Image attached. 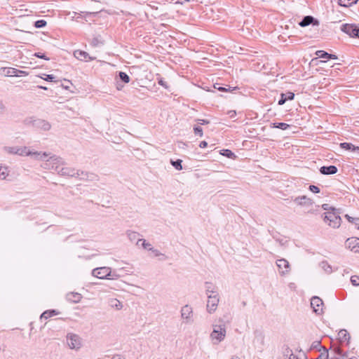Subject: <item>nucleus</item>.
Returning a JSON list of instances; mask_svg holds the SVG:
<instances>
[{"instance_id":"1","label":"nucleus","mask_w":359,"mask_h":359,"mask_svg":"<svg viewBox=\"0 0 359 359\" xmlns=\"http://www.w3.org/2000/svg\"><path fill=\"white\" fill-rule=\"evenodd\" d=\"M226 327L224 325H213V330L210 334L211 339L215 341V344H218L224 340L226 336Z\"/></svg>"},{"instance_id":"2","label":"nucleus","mask_w":359,"mask_h":359,"mask_svg":"<svg viewBox=\"0 0 359 359\" xmlns=\"http://www.w3.org/2000/svg\"><path fill=\"white\" fill-rule=\"evenodd\" d=\"M333 211L335 210L334 208H332ZM324 220L325 222H329L328 224L333 228H338L341 225V219L340 216L336 213L335 212H327L324 213Z\"/></svg>"},{"instance_id":"3","label":"nucleus","mask_w":359,"mask_h":359,"mask_svg":"<svg viewBox=\"0 0 359 359\" xmlns=\"http://www.w3.org/2000/svg\"><path fill=\"white\" fill-rule=\"evenodd\" d=\"M219 302V294H210L208 297L206 310L209 313H213L217 309Z\"/></svg>"},{"instance_id":"4","label":"nucleus","mask_w":359,"mask_h":359,"mask_svg":"<svg viewBox=\"0 0 359 359\" xmlns=\"http://www.w3.org/2000/svg\"><path fill=\"white\" fill-rule=\"evenodd\" d=\"M55 170L61 176L79 177L80 175L79 170H76L72 168L55 165Z\"/></svg>"},{"instance_id":"5","label":"nucleus","mask_w":359,"mask_h":359,"mask_svg":"<svg viewBox=\"0 0 359 359\" xmlns=\"http://www.w3.org/2000/svg\"><path fill=\"white\" fill-rule=\"evenodd\" d=\"M1 74L6 76H25L28 73L25 71L20 70L13 67H4L1 69Z\"/></svg>"},{"instance_id":"6","label":"nucleus","mask_w":359,"mask_h":359,"mask_svg":"<svg viewBox=\"0 0 359 359\" xmlns=\"http://www.w3.org/2000/svg\"><path fill=\"white\" fill-rule=\"evenodd\" d=\"M67 344L72 349H79L81 346V338L76 334L69 333L67 335Z\"/></svg>"},{"instance_id":"7","label":"nucleus","mask_w":359,"mask_h":359,"mask_svg":"<svg viewBox=\"0 0 359 359\" xmlns=\"http://www.w3.org/2000/svg\"><path fill=\"white\" fill-rule=\"evenodd\" d=\"M111 273V269L109 267H100L96 268L92 271V275L100 279L109 278Z\"/></svg>"},{"instance_id":"8","label":"nucleus","mask_w":359,"mask_h":359,"mask_svg":"<svg viewBox=\"0 0 359 359\" xmlns=\"http://www.w3.org/2000/svg\"><path fill=\"white\" fill-rule=\"evenodd\" d=\"M311 306L314 313L320 315L323 313V302L320 297L314 296L311 299Z\"/></svg>"},{"instance_id":"9","label":"nucleus","mask_w":359,"mask_h":359,"mask_svg":"<svg viewBox=\"0 0 359 359\" xmlns=\"http://www.w3.org/2000/svg\"><path fill=\"white\" fill-rule=\"evenodd\" d=\"M193 316V309L191 306L187 304L181 309V317L184 320L185 323H189Z\"/></svg>"},{"instance_id":"10","label":"nucleus","mask_w":359,"mask_h":359,"mask_svg":"<svg viewBox=\"0 0 359 359\" xmlns=\"http://www.w3.org/2000/svg\"><path fill=\"white\" fill-rule=\"evenodd\" d=\"M276 265L278 268L280 274L282 276L287 273L290 270L289 262L283 258L278 259L276 261Z\"/></svg>"},{"instance_id":"11","label":"nucleus","mask_w":359,"mask_h":359,"mask_svg":"<svg viewBox=\"0 0 359 359\" xmlns=\"http://www.w3.org/2000/svg\"><path fill=\"white\" fill-rule=\"evenodd\" d=\"M346 247L354 252H359V238L352 237L346 241Z\"/></svg>"},{"instance_id":"12","label":"nucleus","mask_w":359,"mask_h":359,"mask_svg":"<svg viewBox=\"0 0 359 359\" xmlns=\"http://www.w3.org/2000/svg\"><path fill=\"white\" fill-rule=\"evenodd\" d=\"M358 26L353 24L342 25L341 30L351 37H355Z\"/></svg>"},{"instance_id":"13","label":"nucleus","mask_w":359,"mask_h":359,"mask_svg":"<svg viewBox=\"0 0 359 359\" xmlns=\"http://www.w3.org/2000/svg\"><path fill=\"white\" fill-rule=\"evenodd\" d=\"M294 202L301 206H310L313 203V200L306 196L296 197Z\"/></svg>"},{"instance_id":"14","label":"nucleus","mask_w":359,"mask_h":359,"mask_svg":"<svg viewBox=\"0 0 359 359\" xmlns=\"http://www.w3.org/2000/svg\"><path fill=\"white\" fill-rule=\"evenodd\" d=\"M74 55L76 58L81 61L88 62L93 60V58L90 57L89 54L84 50H75L74 53Z\"/></svg>"},{"instance_id":"15","label":"nucleus","mask_w":359,"mask_h":359,"mask_svg":"<svg viewBox=\"0 0 359 359\" xmlns=\"http://www.w3.org/2000/svg\"><path fill=\"white\" fill-rule=\"evenodd\" d=\"M313 24L314 25H318V21L311 15L305 16L299 22V25L302 27H306L309 25Z\"/></svg>"},{"instance_id":"16","label":"nucleus","mask_w":359,"mask_h":359,"mask_svg":"<svg viewBox=\"0 0 359 359\" xmlns=\"http://www.w3.org/2000/svg\"><path fill=\"white\" fill-rule=\"evenodd\" d=\"M33 125L44 131L49 130L51 127L50 124L48 121L42 119L34 120Z\"/></svg>"},{"instance_id":"17","label":"nucleus","mask_w":359,"mask_h":359,"mask_svg":"<svg viewBox=\"0 0 359 359\" xmlns=\"http://www.w3.org/2000/svg\"><path fill=\"white\" fill-rule=\"evenodd\" d=\"M337 171L338 169L335 165L322 166L320 168V173L325 175H334L336 174Z\"/></svg>"},{"instance_id":"18","label":"nucleus","mask_w":359,"mask_h":359,"mask_svg":"<svg viewBox=\"0 0 359 359\" xmlns=\"http://www.w3.org/2000/svg\"><path fill=\"white\" fill-rule=\"evenodd\" d=\"M81 298V294L78 292H69L66 295V299L71 303H78Z\"/></svg>"},{"instance_id":"19","label":"nucleus","mask_w":359,"mask_h":359,"mask_svg":"<svg viewBox=\"0 0 359 359\" xmlns=\"http://www.w3.org/2000/svg\"><path fill=\"white\" fill-rule=\"evenodd\" d=\"M294 97V94L292 92H287L286 93L280 94V99L278 100V105L284 104L287 100H292Z\"/></svg>"},{"instance_id":"20","label":"nucleus","mask_w":359,"mask_h":359,"mask_svg":"<svg viewBox=\"0 0 359 359\" xmlns=\"http://www.w3.org/2000/svg\"><path fill=\"white\" fill-rule=\"evenodd\" d=\"M205 293L207 294V297H209L210 294H218L217 287L215 285H213L212 283L205 282Z\"/></svg>"},{"instance_id":"21","label":"nucleus","mask_w":359,"mask_h":359,"mask_svg":"<svg viewBox=\"0 0 359 359\" xmlns=\"http://www.w3.org/2000/svg\"><path fill=\"white\" fill-rule=\"evenodd\" d=\"M80 175L79 177H76L77 178H79L82 180H90L93 181L96 179L97 175L93 173H90L88 172L84 171H80L79 170Z\"/></svg>"},{"instance_id":"22","label":"nucleus","mask_w":359,"mask_h":359,"mask_svg":"<svg viewBox=\"0 0 359 359\" xmlns=\"http://www.w3.org/2000/svg\"><path fill=\"white\" fill-rule=\"evenodd\" d=\"M47 161L49 162V164H53L52 168L54 170L55 168L54 165H60V164H63L62 158L55 155L50 156L49 159H48Z\"/></svg>"},{"instance_id":"23","label":"nucleus","mask_w":359,"mask_h":359,"mask_svg":"<svg viewBox=\"0 0 359 359\" xmlns=\"http://www.w3.org/2000/svg\"><path fill=\"white\" fill-rule=\"evenodd\" d=\"M316 55L320 58H325V59H333L336 60L337 59V56L333 54H330L324 50H318L316 53Z\"/></svg>"},{"instance_id":"24","label":"nucleus","mask_w":359,"mask_h":359,"mask_svg":"<svg viewBox=\"0 0 359 359\" xmlns=\"http://www.w3.org/2000/svg\"><path fill=\"white\" fill-rule=\"evenodd\" d=\"M338 336L341 342L347 341L348 343L351 339L349 333L346 330H341L338 333Z\"/></svg>"},{"instance_id":"25","label":"nucleus","mask_w":359,"mask_h":359,"mask_svg":"<svg viewBox=\"0 0 359 359\" xmlns=\"http://www.w3.org/2000/svg\"><path fill=\"white\" fill-rule=\"evenodd\" d=\"M116 267L114 266V280L115 279V277L123 276V274L118 273V271H130L129 270H127L125 266H121L118 262L116 261Z\"/></svg>"},{"instance_id":"26","label":"nucleus","mask_w":359,"mask_h":359,"mask_svg":"<svg viewBox=\"0 0 359 359\" xmlns=\"http://www.w3.org/2000/svg\"><path fill=\"white\" fill-rule=\"evenodd\" d=\"M29 156H32L35 160L43 161L49 156V154L46 152L32 151Z\"/></svg>"},{"instance_id":"27","label":"nucleus","mask_w":359,"mask_h":359,"mask_svg":"<svg viewBox=\"0 0 359 359\" xmlns=\"http://www.w3.org/2000/svg\"><path fill=\"white\" fill-rule=\"evenodd\" d=\"M59 313H60V312L55 309L46 310L42 313V314L40 316V318L41 319H42V318L48 319V318L56 316Z\"/></svg>"},{"instance_id":"28","label":"nucleus","mask_w":359,"mask_h":359,"mask_svg":"<svg viewBox=\"0 0 359 359\" xmlns=\"http://www.w3.org/2000/svg\"><path fill=\"white\" fill-rule=\"evenodd\" d=\"M117 80L123 82L124 83H128L130 81V76L123 72H119L117 75Z\"/></svg>"},{"instance_id":"29","label":"nucleus","mask_w":359,"mask_h":359,"mask_svg":"<svg viewBox=\"0 0 359 359\" xmlns=\"http://www.w3.org/2000/svg\"><path fill=\"white\" fill-rule=\"evenodd\" d=\"M358 0H338V4L341 6L349 7L353 4H355Z\"/></svg>"},{"instance_id":"30","label":"nucleus","mask_w":359,"mask_h":359,"mask_svg":"<svg viewBox=\"0 0 359 359\" xmlns=\"http://www.w3.org/2000/svg\"><path fill=\"white\" fill-rule=\"evenodd\" d=\"M17 154L19 156H29L32 154V151L27 147H19Z\"/></svg>"},{"instance_id":"31","label":"nucleus","mask_w":359,"mask_h":359,"mask_svg":"<svg viewBox=\"0 0 359 359\" xmlns=\"http://www.w3.org/2000/svg\"><path fill=\"white\" fill-rule=\"evenodd\" d=\"M272 128H279V129H281V130H287V128H289L290 127V126L287 123H273L272 124Z\"/></svg>"},{"instance_id":"32","label":"nucleus","mask_w":359,"mask_h":359,"mask_svg":"<svg viewBox=\"0 0 359 359\" xmlns=\"http://www.w3.org/2000/svg\"><path fill=\"white\" fill-rule=\"evenodd\" d=\"M127 235H128V238L131 241H135L136 240L137 241L138 239H140L139 238L140 234L137 232L133 231H128Z\"/></svg>"},{"instance_id":"33","label":"nucleus","mask_w":359,"mask_h":359,"mask_svg":"<svg viewBox=\"0 0 359 359\" xmlns=\"http://www.w3.org/2000/svg\"><path fill=\"white\" fill-rule=\"evenodd\" d=\"M90 44L93 47H100L103 45V42L99 37H94L91 39Z\"/></svg>"},{"instance_id":"34","label":"nucleus","mask_w":359,"mask_h":359,"mask_svg":"<svg viewBox=\"0 0 359 359\" xmlns=\"http://www.w3.org/2000/svg\"><path fill=\"white\" fill-rule=\"evenodd\" d=\"M320 267L327 273L332 272V267L326 261H323L320 264Z\"/></svg>"},{"instance_id":"35","label":"nucleus","mask_w":359,"mask_h":359,"mask_svg":"<svg viewBox=\"0 0 359 359\" xmlns=\"http://www.w3.org/2000/svg\"><path fill=\"white\" fill-rule=\"evenodd\" d=\"M140 243L144 249L149 250V248H152L151 245L149 243L147 242L144 239H138L136 243V245H140Z\"/></svg>"},{"instance_id":"36","label":"nucleus","mask_w":359,"mask_h":359,"mask_svg":"<svg viewBox=\"0 0 359 359\" xmlns=\"http://www.w3.org/2000/svg\"><path fill=\"white\" fill-rule=\"evenodd\" d=\"M182 161L180 159H177L176 161L171 160L170 163L177 170H182Z\"/></svg>"},{"instance_id":"37","label":"nucleus","mask_w":359,"mask_h":359,"mask_svg":"<svg viewBox=\"0 0 359 359\" xmlns=\"http://www.w3.org/2000/svg\"><path fill=\"white\" fill-rule=\"evenodd\" d=\"M4 150L10 154H17L18 147H4Z\"/></svg>"},{"instance_id":"38","label":"nucleus","mask_w":359,"mask_h":359,"mask_svg":"<svg viewBox=\"0 0 359 359\" xmlns=\"http://www.w3.org/2000/svg\"><path fill=\"white\" fill-rule=\"evenodd\" d=\"M221 154L224 156H226L227 158H236V155L234 154V153H233L229 149H223V150H222Z\"/></svg>"},{"instance_id":"39","label":"nucleus","mask_w":359,"mask_h":359,"mask_svg":"<svg viewBox=\"0 0 359 359\" xmlns=\"http://www.w3.org/2000/svg\"><path fill=\"white\" fill-rule=\"evenodd\" d=\"M47 25V22L45 20H38L34 22V26L36 27V28H43L44 27H46Z\"/></svg>"},{"instance_id":"40","label":"nucleus","mask_w":359,"mask_h":359,"mask_svg":"<svg viewBox=\"0 0 359 359\" xmlns=\"http://www.w3.org/2000/svg\"><path fill=\"white\" fill-rule=\"evenodd\" d=\"M354 146L352 143L349 142H342L340 144V147L341 149H346V150H351L353 151Z\"/></svg>"},{"instance_id":"41","label":"nucleus","mask_w":359,"mask_h":359,"mask_svg":"<svg viewBox=\"0 0 359 359\" xmlns=\"http://www.w3.org/2000/svg\"><path fill=\"white\" fill-rule=\"evenodd\" d=\"M45 77H41L43 80L48 82L57 83L58 81L55 80V76L53 74H43Z\"/></svg>"},{"instance_id":"42","label":"nucleus","mask_w":359,"mask_h":359,"mask_svg":"<svg viewBox=\"0 0 359 359\" xmlns=\"http://www.w3.org/2000/svg\"><path fill=\"white\" fill-rule=\"evenodd\" d=\"M8 168L7 167H1L0 166V178L4 180L8 176L7 172Z\"/></svg>"},{"instance_id":"43","label":"nucleus","mask_w":359,"mask_h":359,"mask_svg":"<svg viewBox=\"0 0 359 359\" xmlns=\"http://www.w3.org/2000/svg\"><path fill=\"white\" fill-rule=\"evenodd\" d=\"M334 352H335L336 354L341 356L342 358H347L348 357L347 353H343V351L339 347L335 348H334Z\"/></svg>"},{"instance_id":"44","label":"nucleus","mask_w":359,"mask_h":359,"mask_svg":"<svg viewBox=\"0 0 359 359\" xmlns=\"http://www.w3.org/2000/svg\"><path fill=\"white\" fill-rule=\"evenodd\" d=\"M33 55L34 57H36L38 58H41V59H43V60H49L50 58L48 57L45 53H40V52H36L33 54Z\"/></svg>"},{"instance_id":"45","label":"nucleus","mask_w":359,"mask_h":359,"mask_svg":"<svg viewBox=\"0 0 359 359\" xmlns=\"http://www.w3.org/2000/svg\"><path fill=\"white\" fill-rule=\"evenodd\" d=\"M351 281L353 285H359V276H351Z\"/></svg>"},{"instance_id":"46","label":"nucleus","mask_w":359,"mask_h":359,"mask_svg":"<svg viewBox=\"0 0 359 359\" xmlns=\"http://www.w3.org/2000/svg\"><path fill=\"white\" fill-rule=\"evenodd\" d=\"M195 135H198L200 137L203 136V130L200 126H195L194 128Z\"/></svg>"},{"instance_id":"47","label":"nucleus","mask_w":359,"mask_h":359,"mask_svg":"<svg viewBox=\"0 0 359 359\" xmlns=\"http://www.w3.org/2000/svg\"><path fill=\"white\" fill-rule=\"evenodd\" d=\"M309 189L311 192L315 193V194H318V193L320 192L319 187H318L317 186H315V185H310L309 187Z\"/></svg>"},{"instance_id":"48","label":"nucleus","mask_w":359,"mask_h":359,"mask_svg":"<svg viewBox=\"0 0 359 359\" xmlns=\"http://www.w3.org/2000/svg\"><path fill=\"white\" fill-rule=\"evenodd\" d=\"M316 359H328L327 351L326 350L324 353H321Z\"/></svg>"},{"instance_id":"49","label":"nucleus","mask_w":359,"mask_h":359,"mask_svg":"<svg viewBox=\"0 0 359 359\" xmlns=\"http://www.w3.org/2000/svg\"><path fill=\"white\" fill-rule=\"evenodd\" d=\"M115 300L116 302V304H114V308H116V309H117V310L121 309L123 308L122 303L117 299H115Z\"/></svg>"},{"instance_id":"50","label":"nucleus","mask_w":359,"mask_h":359,"mask_svg":"<svg viewBox=\"0 0 359 359\" xmlns=\"http://www.w3.org/2000/svg\"><path fill=\"white\" fill-rule=\"evenodd\" d=\"M345 217L348 219V221L349 222H351V223H355V224L356 222H355V221H358L359 220V218L352 217L349 216L348 215H346Z\"/></svg>"},{"instance_id":"51","label":"nucleus","mask_w":359,"mask_h":359,"mask_svg":"<svg viewBox=\"0 0 359 359\" xmlns=\"http://www.w3.org/2000/svg\"><path fill=\"white\" fill-rule=\"evenodd\" d=\"M149 250L152 251L156 257H158L162 255L161 252H160L158 250L154 249V248H149Z\"/></svg>"},{"instance_id":"52","label":"nucleus","mask_w":359,"mask_h":359,"mask_svg":"<svg viewBox=\"0 0 359 359\" xmlns=\"http://www.w3.org/2000/svg\"><path fill=\"white\" fill-rule=\"evenodd\" d=\"M123 88V85H122L118 80L116 81V88L118 90H121Z\"/></svg>"},{"instance_id":"53","label":"nucleus","mask_w":359,"mask_h":359,"mask_svg":"<svg viewBox=\"0 0 359 359\" xmlns=\"http://www.w3.org/2000/svg\"><path fill=\"white\" fill-rule=\"evenodd\" d=\"M158 84L165 88H168V85H167V83L165 81H164L162 79H161L159 81H158Z\"/></svg>"},{"instance_id":"54","label":"nucleus","mask_w":359,"mask_h":359,"mask_svg":"<svg viewBox=\"0 0 359 359\" xmlns=\"http://www.w3.org/2000/svg\"><path fill=\"white\" fill-rule=\"evenodd\" d=\"M197 121L201 125L208 124L210 123V121L208 120H205V119H198Z\"/></svg>"},{"instance_id":"55","label":"nucleus","mask_w":359,"mask_h":359,"mask_svg":"<svg viewBox=\"0 0 359 359\" xmlns=\"http://www.w3.org/2000/svg\"><path fill=\"white\" fill-rule=\"evenodd\" d=\"M208 146V143L207 142L205 141H202L201 142L200 144H199V147L201 148H205L206 147Z\"/></svg>"},{"instance_id":"56","label":"nucleus","mask_w":359,"mask_h":359,"mask_svg":"<svg viewBox=\"0 0 359 359\" xmlns=\"http://www.w3.org/2000/svg\"><path fill=\"white\" fill-rule=\"evenodd\" d=\"M114 359H126L121 355H114Z\"/></svg>"},{"instance_id":"57","label":"nucleus","mask_w":359,"mask_h":359,"mask_svg":"<svg viewBox=\"0 0 359 359\" xmlns=\"http://www.w3.org/2000/svg\"><path fill=\"white\" fill-rule=\"evenodd\" d=\"M5 109V105L3 104L2 101L0 100V111H4Z\"/></svg>"},{"instance_id":"58","label":"nucleus","mask_w":359,"mask_h":359,"mask_svg":"<svg viewBox=\"0 0 359 359\" xmlns=\"http://www.w3.org/2000/svg\"><path fill=\"white\" fill-rule=\"evenodd\" d=\"M322 208H323V210H329V205L328 204H323L322 205Z\"/></svg>"},{"instance_id":"59","label":"nucleus","mask_w":359,"mask_h":359,"mask_svg":"<svg viewBox=\"0 0 359 359\" xmlns=\"http://www.w3.org/2000/svg\"><path fill=\"white\" fill-rule=\"evenodd\" d=\"M320 344V341H314L312 344V347H314V348H316L318 345Z\"/></svg>"},{"instance_id":"60","label":"nucleus","mask_w":359,"mask_h":359,"mask_svg":"<svg viewBox=\"0 0 359 359\" xmlns=\"http://www.w3.org/2000/svg\"><path fill=\"white\" fill-rule=\"evenodd\" d=\"M289 359H299V358H297V356H296L293 353H291L290 357H289Z\"/></svg>"},{"instance_id":"61","label":"nucleus","mask_w":359,"mask_h":359,"mask_svg":"<svg viewBox=\"0 0 359 359\" xmlns=\"http://www.w3.org/2000/svg\"><path fill=\"white\" fill-rule=\"evenodd\" d=\"M217 90L219 91H227V89L225 88L224 87H218Z\"/></svg>"},{"instance_id":"62","label":"nucleus","mask_w":359,"mask_h":359,"mask_svg":"<svg viewBox=\"0 0 359 359\" xmlns=\"http://www.w3.org/2000/svg\"><path fill=\"white\" fill-rule=\"evenodd\" d=\"M353 151L357 152L358 154H359V147L354 146V149H353Z\"/></svg>"},{"instance_id":"63","label":"nucleus","mask_w":359,"mask_h":359,"mask_svg":"<svg viewBox=\"0 0 359 359\" xmlns=\"http://www.w3.org/2000/svg\"><path fill=\"white\" fill-rule=\"evenodd\" d=\"M37 88H40V89L46 90H48L47 87L43 86H38Z\"/></svg>"},{"instance_id":"64","label":"nucleus","mask_w":359,"mask_h":359,"mask_svg":"<svg viewBox=\"0 0 359 359\" xmlns=\"http://www.w3.org/2000/svg\"><path fill=\"white\" fill-rule=\"evenodd\" d=\"M355 37L359 38V27H358L357 33Z\"/></svg>"}]
</instances>
